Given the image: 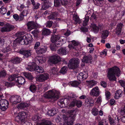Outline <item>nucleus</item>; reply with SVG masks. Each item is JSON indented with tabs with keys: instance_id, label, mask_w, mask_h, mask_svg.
Returning <instances> with one entry per match:
<instances>
[{
	"instance_id": "aec40b11",
	"label": "nucleus",
	"mask_w": 125,
	"mask_h": 125,
	"mask_svg": "<svg viewBox=\"0 0 125 125\" xmlns=\"http://www.w3.org/2000/svg\"><path fill=\"white\" fill-rule=\"evenodd\" d=\"M27 25L28 29L30 30L35 28L37 26V24L32 21L29 22L27 23Z\"/></svg>"
},
{
	"instance_id": "ea45409f",
	"label": "nucleus",
	"mask_w": 125,
	"mask_h": 125,
	"mask_svg": "<svg viewBox=\"0 0 125 125\" xmlns=\"http://www.w3.org/2000/svg\"><path fill=\"white\" fill-rule=\"evenodd\" d=\"M51 122L49 120H46L38 124L37 125H51Z\"/></svg>"
},
{
	"instance_id": "c9c22d12",
	"label": "nucleus",
	"mask_w": 125,
	"mask_h": 125,
	"mask_svg": "<svg viewBox=\"0 0 125 125\" xmlns=\"http://www.w3.org/2000/svg\"><path fill=\"white\" fill-rule=\"evenodd\" d=\"M109 34L108 31L107 30L103 31L102 33L101 37L103 39H105L108 37Z\"/></svg>"
},
{
	"instance_id": "79ce46f5",
	"label": "nucleus",
	"mask_w": 125,
	"mask_h": 125,
	"mask_svg": "<svg viewBox=\"0 0 125 125\" xmlns=\"http://www.w3.org/2000/svg\"><path fill=\"white\" fill-rule=\"evenodd\" d=\"M80 83L77 81H74L73 82H70L69 84L72 86L74 87L77 86Z\"/></svg>"
},
{
	"instance_id": "a211bd4d",
	"label": "nucleus",
	"mask_w": 125,
	"mask_h": 125,
	"mask_svg": "<svg viewBox=\"0 0 125 125\" xmlns=\"http://www.w3.org/2000/svg\"><path fill=\"white\" fill-rule=\"evenodd\" d=\"M123 24L121 23H118L116 28L115 30V31L116 34L117 35H120L122 31Z\"/></svg>"
},
{
	"instance_id": "2f4dec72",
	"label": "nucleus",
	"mask_w": 125,
	"mask_h": 125,
	"mask_svg": "<svg viewBox=\"0 0 125 125\" xmlns=\"http://www.w3.org/2000/svg\"><path fill=\"white\" fill-rule=\"evenodd\" d=\"M24 75L30 80H32L33 79L31 73L29 72H25L23 73Z\"/></svg>"
},
{
	"instance_id": "412c9836",
	"label": "nucleus",
	"mask_w": 125,
	"mask_h": 125,
	"mask_svg": "<svg viewBox=\"0 0 125 125\" xmlns=\"http://www.w3.org/2000/svg\"><path fill=\"white\" fill-rule=\"evenodd\" d=\"M88 77V75L84 71L80 73L77 76V78L80 80L82 81L86 79Z\"/></svg>"
},
{
	"instance_id": "7c9ffc66",
	"label": "nucleus",
	"mask_w": 125,
	"mask_h": 125,
	"mask_svg": "<svg viewBox=\"0 0 125 125\" xmlns=\"http://www.w3.org/2000/svg\"><path fill=\"white\" fill-rule=\"evenodd\" d=\"M92 58L91 56L90 55H85L84 56L82 60L83 62L86 63H88L90 62L92 60Z\"/></svg>"
},
{
	"instance_id": "0eeeda50",
	"label": "nucleus",
	"mask_w": 125,
	"mask_h": 125,
	"mask_svg": "<svg viewBox=\"0 0 125 125\" xmlns=\"http://www.w3.org/2000/svg\"><path fill=\"white\" fill-rule=\"evenodd\" d=\"M27 113L25 112H20L15 118L16 121L19 122L20 121L24 122L27 116Z\"/></svg>"
},
{
	"instance_id": "13d9d810",
	"label": "nucleus",
	"mask_w": 125,
	"mask_h": 125,
	"mask_svg": "<svg viewBox=\"0 0 125 125\" xmlns=\"http://www.w3.org/2000/svg\"><path fill=\"white\" fill-rule=\"evenodd\" d=\"M53 22L51 21H48L46 23V27L47 28H50L51 27L52 25Z\"/></svg>"
},
{
	"instance_id": "393cba45",
	"label": "nucleus",
	"mask_w": 125,
	"mask_h": 125,
	"mask_svg": "<svg viewBox=\"0 0 125 125\" xmlns=\"http://www.w3.org/2000/svg\"><path fill=\"white\" fill-rule=\"evenodd\" d=\"M29 104L27 103L23 102L19 104L17 107L18 109H23L25 108H26L29 106Z\"/></svg>"
},
{
	"instance_id": "473e14b6",
	"label": "nucleus",
	"mask_w": 125,
	"mask_h": 125,
	"mask_svg": "<svg viewBox=\"0 0 125 125\" xmlns=\"http://www.w3.org/2000/svg\"><path fill=\"white\" fill-rule=\"evenodd\" d=\"M35 67L31 63H29L28 64L26 67V69L29 71H34V68Z\"/></svg>"
},
{
	"instance_id": "69168bd1",
	"label": "nucleus",
	"mask_w": 125,
	"mask_h": 125,
	"mask_svg": "<svg viewBox=\"0 0 125 125\" xmlns=\"http://www.w3.org/2000/svg\"><path fill=\"white\" fill-rule=\"evenodd\" d=\"M7 11L6 9L3 8L1 9L0 11V12L1 14H4L6 13Z\"/></svg>"
},
{
	"instance_id": "09e8293b",
	"label": "nucleus",
	"mask_w": 125,
	"mask_h": 125,
	"mask_svg": "<svg viewBox=\"0 0 125 125\" xmlns=\"http://www.w3.org/2000/svg\"><path fill=\"white\" fill-rule=\"evenodd\" d=\"M49 7L48 4L46 2H44L42 5L41 10H46Z\"/></svg>"
},
{
	"instance_id": "7ed1b4c3",
	"label": "nucleus",
	"mask_w": 125,
	"mask_h": 125,
	"mask_svg": "<svg viewBox=\"0 0 125 125\" xmlns=\"http://www.w3.org/2000/svg\"><path fill=\"white\" fill-rule=\"evenodd\" d=\"M34 49L35 50L36 53L40 54L45 52L47 50V47L43 44L40 45V42H37L35 44Z\"/></svg>"
},
{
	"instance_id": "49530a36",
	"label": "nucleus",
	"mask_w": 125,
	"mask_h": 125,
	"mask_svg": "<svg viewBox=\"0 0 125 125\" xmlns=\"http://www.w3.org/2000/svg\"><path fill=\"white\" fill-rule=\"evenodd\" d=\"M73 19L77 23H80V21L79 18L77 15L74 14L73 15Z\"/></svg>"
},
{
	"instance_id": "bb28decb",
	"label": "nucleus",
	"mask_w": 125,
	"mask_h": 125,
	"mask_svg": "<svg viewBox=\"0 0 125 125\" xmlns=\"http://www.w3.org/2000/svg\"><path fill=\"white\" fill-rule=\"evenodd\" d=\"M94 103L93 99L92 98H86L85 100V105L87 106H92Z\"/></svg>"
},
{
	"instance_id": "4be33fe9",
	"label": "nucleus",
	"mask_w": 125,
	"mask_h": 125,
	"mask_svg": "<svg viewBox=\"0 0 125 125\" xmlns=\"http://www.w3.org/2000/svg\"><path fill=\"white\" fill-rule=\"evenodd\" d=\"M58 112V109L53 108L51 110H49L47 112V114L50 116H53Z\"/></svg>"
},
{
	"instance_id": "0e129e2a",
	"label": "nucleus",
	"mask_w": 125,
	"mask_h": 125,
	"mask_svg": "<svg viewBox=\"0 0 125 125\" xmlns=\"http://www.w3.org/2000/svg\"><path fill=\"white\" fill-rule=\"evenodd\" d=\"M110 93L108 91H106L105 92V95L106 98L107 99H108L110 98Z\"/></svg>"
},
{
	"instance_id": "f03ea898",
	"label": "nucleus",
	"mask_w": 125,
	"mask_h": 125,
	"mask_svg": "<svg viewBox=\"0 0 125 125\" xmlns=\"http://www.w3.org/2000/svg\"><path fill=\"white\" fill-rule=\"evenodd\" d=\"M120 74L119 69L117 67L115 66L109 69L107 77L110 81H115L116 79L115 75L119 76Z\"/></svg>"
},
{
	"instance_id": "2eb2a0df",
	"label": "nucleus",
	"mask_w": 125,
	"mask_h": 125,
	"mask_svg": "<svg viewBox=\"0 0 125 125\" xmlns=\"http://www.w3.org/2000/svg\"><path fill=\"white\" fill-rule=\"evenodd\" d=\"M31 51L30 50H26L21 49L19 51V53L20 54L23 55L25 57L27 58L31 55Z\"/></svg>"
},
{
	"instance_id": "4c0bfd02",
	"label": "nucleus",
	"mask_w": 125,
	"mask_h": 125,
	"mask_svg": "<svg viewBox=\"0 0 125 125\" xmlns=\"http://www.w3.org/2000/svg\"><path fill=\"white\" fill-rule=\"evenodd\" d=\"M54 5L56 7H59L62 5L61 0H54Z\"/></svg>"
},
{
	"instance_id": "37998d69",
	"label": "nucleus",
	"mask_w": 125,
	"mask_h": 125,
	"mask_svg": "<svg viewBox=\"0 0 125 125\" xmlns=\"http://www.w3.org/2000/svg\"><path fill=\"white\" fill-rule=\"evenodd\" d=\"M50 30L47 29H44L42 31V35H48L51 33Z\"/></svg>"
},
{
	"instance_id": "6e6552de",
	"label": "nucleus",
	"mask_w": 125,
	"mask_h": 125,
	"mask_svg": "<svg viewBox=\"0 0 125 125\" xmlns=\"http://www.w3.org/2000/svg\"><path fill=\"white\" fill-rule=\"evenodd\" d=\"M60 60V57L57 54H55L50 57L49 62L50 64H55L58 63Z\"/></svg>"
},
{
	"instance_id": "a18cd8bd",
	"label": "nucleus",
	"mask_w": 125,
	"mask_h": 125,
	"mask_svg": "<svg viewBox=\"0 0 125 125\" xmlns=\"http://www.w3.org/2000/svg\"><path fill=\"white\" fill-rule=\"evenodd\" d=\"M99 111L97 109L94 107L92 110V113L94 116H96L98 114Z\"/></svg>"
},
{
	"instance_id": "e2e57ef3",
	"label": "nucleus",
	"mask_w": 125,
	"mask_h": 125,
	"mask_svg": "<svg viewBox=\"0 0 125 125\" xmlns=\"http://www.w3.org/2000/svg\"><path fill=\"white\" fill-rule=\"evenodd\" d=\"M68 97L70 98V99L71 100H76V99L77 97L74 94H73L71 96H68Z\"/></svg>"
},
{
	"instance_id": "052dcab7",
	"label": "nucleus",
	"mask_w": 125,
	"mask_h": 125,
	"mask_svg": "<svg viewBox=\"0 0 125 125\" xmlns=\"http://www.w3.org/2000/svg\"><path fill=\"white\" fill-rule=\"evenodd\" d=\"M40 6V4L39 3H35L33 5V9H37L39 8Z\"/></svg>"
},
{
	"instance_id": "f257e3e1",
	"label": "nucleus",
	"mask_w": 125,
	"mask_h": 125,
	"mask_svg": "<svg viewBox=\"0 0 125 125\" xmlns=\"http://www.w3.org/2000/svg\"><path fill=\"white\" fill-rule=\"evenodd\" d=\"M75 111L74 110H70L69 111L70 115L69 116L63 115L62 118L63 123L64 125H72L74 121L75 115Z\"/></svg>"
},
{
	"instance_id": "6ab92c4d",
	"label": "nucleus",
	"mask_w": 125,
	"mask_h": 125,
	"mask_svg": "<svg viewBox=\"0 0 125 125\" xmlns=\"http://www.w3.org/2000/svg\"><path fill=\"white\" fill-rule=\"evenodd\" d=\"M61 38V36L59 35L53 34L51 35L50 39L51 42L54 43L57 41L59 40Z\"/></svg>"
},
{
	"instance_id": "8fccbe9b",
	"label": "nucleus",
	"mask_w": 125,
	"mask_h": 125,
	"mask_svg": "<svg viewBox=\"0 0 125 125\" xmlns=\"http://www.w3.org/2000/svg\"><path fill=\"white\" fill-rule=\"evenodd\" d=\"M17 77L15 75H12L9 76L8 78V80L9 81H11L14 80L15 81V79Z\"/></svg>"
},
{
	"instance_id": "de8ad7c7",
	"label": "nucleus",
	"mask_w": 125,
	"mask_h": 125,
	"mask_svg": "<svg viewBox=\"0 0 125 125\" xmlns=\"http://www.w3.org/2000/svg\"><path fill=\"white\" fill-rule=\"evenodd\" d=\"M32 119L33 121H35L36 122H38L41 120L40 117L37 115L33 116L32 117Z\"/></svg>"
},
{
	"instance_id": "c03bdc74",
	"label": "nucleus",
	"mask_w": 125,
	"mask_h": 125,
	"mask_svg": "<svg viewBox=\"0 0 125 125\" xmlns=\"http://www.w3.org/2000/svg\"><path fill=\"white\" fill-rule=\"evenodd\" d=\"M30 90L33 93L35 92L37 90V87L33 84L31 85L29 87Z\"/></svg>"
},
{
	"instance_id": "9b49d317",
	"label": "nucleus",
	"mask_w": 125,
	"mask_h": 125,
	"mask_svg": "<svg viewBox=\"0 0 125 125\" xmlns=\"http://www.w3.org/2000/svg\"><path fill=\"white\" fill-rule=\"evenodd\" d=\"M10 102L13 104H16L20 103L21 101V97L18 95H13L10 99Z\"/></svg>"
},
{
	"instance_id": "72a5a7b5",
	"label": "nucleus",
	"mask_w": 125,
	"mask_h": 125,
	"mask_svg": "<svg viewBox=\"0 0 125 125\" xmlns=\"http://www.w3.org/2000/svg\"><path fill=\"white\" fill-rule=\"evenodd\" d=\"M123 92L122 90H117L115 93V98L116 99H118L119 97H120L122 95Z\"/></svg>"
},
{
	"instance_id": "1a4fd4ad",
	"label": "nucleus",
	"mask_w": 125,
	"mask_h": 125,
	"mask_svg": "<svg viewBox=\"0 0 125 125\" xmlns=\"http://www.w3.org/2000/svg\"><path fill=\"white\" fill-rule=\"evenodd\" d=\"M84 19L83 24V26L81 28V31L84 33L87 32L88 31V28L86 27V26L87 25L89 17L88 16H85Z\"/></svg>"
},
{
	"instance_id": "cd10ccee",
	"label": "nucleus",
	"mask_w": 125,
	"mask_h": 125,
	"mask_svg": "<svg viewBox=\"0 0 125 125\" xmlns=\"http://www.w3.org/2000/svg\"><path fill=\"white\" fill-rule=\"evenodd\" d=\"M70 100L68 96L67 98L61 99L59 103L61 104H64V105H67L69 103Z\"/></svg>"
},
{
	"instance_id": "5701e85b",
	"label": "nucleus",
	"mask_w": 125,
	"mask_h": 125,
	"mask_svg": "<svg viewBox=\"0 0 125 125\" xmlns=\"http://www.w3.org/2000/svg\"><path fill=\"white\" fill-rule=\"evenodd\" d=\"M90 27L93 31L94 33H97L99 31V27L97 26L94 23H92L91 24Z\"/></svg>"
},
{
	"instance_id": "a19ab883",
	"label": "nucleus",
	"mask_w": 125,
	"mask_h": 125,
	"mask_svg": "<svg viewBox=\"0 0 125 125\" xmlns=\"http://www.w3.org/2000/svg\"><path fill=\"white\" fill-rule=\"evenodd\" d=\"M67 70L68 68L67 66H65L61 69L59 72L61 74H64L66 73Z\"/></svg>"
},
{
	"instance_id": "f8f14e48",
	"label": "nucleus",
	"mask_w": 125,
	"mask_h": 125,
	"mask_svg": "<svg viewBox=\"0 0 125 125\" xmlns=\"http://www.w3.org/2000/svg\"><path fill=\"white\" fill-rule=\"evenodd\" d=\"M113 116V118H115L114 120L111 117L110 115H109L108 119L109 123L111 125H115L117 123H118L120 119H118V117L115 114Z\"/></svg>"
},
{
	"instance_id": "5fc2aeb1",
	"label": "nucleus",
	"mask_w": 125,
	"mask_h": 125,
	"mask_svg": "<svg viewBox=\"0 0 125 125\" xmlns=\"http://www.w3.org/2000/svg\"><path fill=\"white\" fill-rule=\"evenodd\" d=\"M11 49L9 46H8L3 50V52L4 53L8 52L10 51Z\"/></svg>"
},
{
	"instance_id": "9d476101",
	"label": "nucleus",
	"mask_w": 125,
	"mask_h": 125,
	"mask_svg": "<svg viewBox=\"0 0 125 125\" xmlns=\"http://www.w3.org/2000/svg\"><path fill=\"white\" fill-rule=\"evenodd\" d=\"M9 103L6 99H3L0 100V107L2 111H5L8 107Z\"/></svg>"
},
{
	"instance_id": "39448f33",
	"label": "nucleus",
	"mask_w": 125,
	"mask_h": 125,
	"mask_svg": "<svg viewBox=\"0 0 125 125\" xmlns=\"http://www.w3.org/2000/svg\"><path fill=\"white\" fill-rule=\"evenodd\" d=\"M23 38L22 37L20 38L17 39L18 40L19 39L20 40L19 43L21 44H28L32 41V36L29 34H26L24 36Z\"/></svg>"
},
{
	"instance_id": "b1692460",
	"label": "nucleus",
	"mask_w": 125,
	"mask_h": 125,
	"mask_svg": "<svg viewBox=\"0 0 125 125\" xmlns=\"http://www.w3.org/2000/svg\"><path fill=\"white\" fill-rule=\"evenodd\" d=\"M15 81L19 84L22 85L24 84L25 80L24 78L22 76L17 77L16 78Z\"/></svg>"
},
{
	"instance_id": "6e6d98bb",
	"label": "nucleus",
	"mask_w": 125,
	"mask_h": 125,
	"mask_svg": "<svg viewBox=\"0 0 125 125\" xmlns=\"http://www.w3.org/2000/svg\"><path fill=\"white\" fill-rule=\"evenodd\" d=\"M72 100V101L69 105V107L71 108L74 107L76 105V100Z\"/></svg>"
},
{
	"instance_id": "58836bf2",
	"label": "nucleus",
	"mask_w": 125,
	"mask_h": 125,
	"mask_svg": "<svg viewBox=\"0 0 125 125\" xmlns=\"http://www.w3.org/2000/svg\"><path fill=\"white\" fill-rule=\"evenodd\" d=\"M89 84L88 85L89 88H92L93 86L97 84V82L94 81H88Z\"/></svg>"
},
{
	"instance_id": "20e7f679",
	"label": "nucleus",
	"mask_w": 125,
	"mask_h": 125,
	"mask_svg": "<svg viewBox=\"0 0 125 125\" xmlns=\"http://www.w3.org/2000/svg\"><path fill=\"white\" fill-rule=\"evenodd\" d=\"M60 94V93L58 91L50 90L46 93L44 97L46 98L57 99L59 98Z\"/></svg>"
},
{
	"instance_id": "dca6fc26",
	"label": "nucleus",
	"mask_w": 125,
	"mask_h": 125,
	"mask_svg": "<svg viewBox=\"0 0 125 125\" xmlns=\"http://www.w3.org/2000/svg\"><path fill=\"white\" fill-rule=\"evenodd\" d=\"M90 94L93 96H97L100 94V90L97 86L93 88L90 93Z\"/></svg>"
},
{
	"instance_id": "e433bc0d",
	"label": "nucleus",
	"mask_w": 125,
	"mask_h": 125,
	"mask_svg": "<svg viewBox=\"0 0 125 125\" xmlns=\"http://www.w3.org/2000/svg\"><path fill=\"white\" fill-rule=\"evenodd\" d=\"M64 39H60L58 41L56 42L55 43V46L57 47H60L61 46L62 44V42H63Z\"/></svg>"
},
{
	"instance_id": "603ef678",
	"label": "nucleus",
	"mask_w": 125,
	"mask_h": 125,
	"mask_svg": "<svg viewBox=\"0 0 125 125\" xmlns=\"http://www.w3.org/2000/svg\"><path fill=\"white\" fill-rule=\"evenodd\" d=\"M83 104L82 102L80 100H76V105L78 107H81Z\"/></svg>"
},
{
	"instance_id": "774afa93",
	"label": "nucleus",
	"mask_w": 125,
	"mask_h": 125,
	"mask_svg": "<svg viewBox=\"0 0 125 125\" xmlns=\"http://www.w3.org/2000/svg\"><path fill=\"white\" fill-rule=\"evenodd\" d=\"M119 82L120 83L121 86L124 87L125 85V82L122 80H120Z\"/></svg>"
},
{
	"instance_id": "338daca9",
	"label": "nucleus",
	"mask_w": 125,
	"mask_h": 125,
	"mask_svg": "<svg viewBox=\"0 0 125 125\" xmlns=\"http://www.w3.org/2000/svg\"><path fill=\"white\" fill-rule=\"evenodd\" d=\"M21 13L24 16H26L28 14V11L26 10H24Z\"/></svg>"
},
{
	"instance_id": "c756f323",
	"label": "nucleus",
	"mask_w": 125,
	"mask_h": 125,
	"mask_svg": "<svg viewBox=\"0 0 125 125\" xmlns=\"http://www.w3.org/2000/svg\"><path fill=\"white\" fill-rule=\"evenodd\" d=\"M22 59L19 57H16L12 59L10 62L14 64H16L20 63Z\"/></svg>"
},
{
	"instance_id": "4468645a",
	"label": "nucleus",
	"mask_w": 125,
	"mask_h": 125,
	"mask_svg": "<svg viewBox=\"0 0 125 125\" xmlns=\"http://www.w3.org/2000/svg\"><path fill=\"white\" fill-rule=\"evenodd\" d=\"M49 75L47 73L39 75L36 78V80L40 82L44 81L48 78Z\"/></svg>"
},
{
	"instance_id": "f704fd0d",
	"label": "nucleus",
	"mask_w": 125,
	"mask_h": 125,
	"mask_svg": "<svg viewBox=\"0 0 125 125\" xmlns=\"http://www.w3.org/2000/svg\"><path fill=\"white\" fill-rule=\"evenodd\" d=\"M57 15V13L56 12H54L52 13L49 16L47 17L48 20H54Z\"/></svg>"
},
{
	"instance_id": "864d4df0",
	"label": "nucleus",
	"mask_w": 125,
	"mask_h": 125,
	"mask_svg": "<svg viewBox=\"0 0 125 125\" xmlns=\"http://www.w3.org/2000/svg\"><path fill=\"white\" fill-rule=\"evenodd\" d=\"M50 72L52 73L53 75H56L57 74L58 72L57 69L55 67H53L51 69Z\"/></svg>"
},
{
	"instance_id": "f3484780",
	"label": "nucleus",
	"mask_w": 125,
	"mask_h": 125,
	"mask_svg": "<svg viewBox=\"0 0 125 125\" xmlns=\"http://www.w3.org/2000/svg\"><path fill=\"white\" fill-rule=\"evenodd\" d=\"M72 43L68 45V48L71 49H74L77 50V47L80 45V43L78 41L73 40L71 42Z\"/></svg>"
},
{
	"instance_id": "680f3d73",
	"label": "nucleus",
	"mask_w": 125,
	"mask_h": 125,
	"mask_svg": "<svg viewBox=\"0 0 125 125\" xmlns=\"http://www.w3.org/2000/svg\"><path fill=\"white\" fill-rule=\"evenodd\" d=\"M6 75V73L5 71H3L0 72V77H4Z\"/></svg>"
},
{
	"instance_id": "ddd939ff",
	"label": "nucleus",
	"mask_w": 125,
	"mask_h": 125,
	"mask_svg": "<svg viewBox=\"0 0 125 125\" xmlns=\"http://www.w3.org/2000/svg\"><path fill=\"white\" fill-rule=\"evenodd\" d=\"M14 28V27L13 25L7 24L1 28V31L2 32H9L13 30Z\"/></svg>"
},
{
	"instance_id": "3c124183",
	"label": "nucleus",
	"mask_w": 125,
	"mask_h": 125,
	"mask_svg": "<svg viewBox=\"0 0 125 125\" xmlns=\"http://www.w3.org/2000/svg\"><path fill=\"white\" fill-rule=\"evenodd\" d=\"M23 34V33L21 31L18 32L16 34V36L17 37H19L18 38H17V40L19 42L20 41V40L19 39L18 40L17 39L21 37H22V38H23L22 37V36H21V37H20V36L21 35H22Z\"/></svg>"
},
{
	"instance_id": "a878e982",
	"label": "nucleus",
	"mask_w": 125,
	"mask_h": 125,
	"mask_svg": "<svg viewBox=\"0 0 125 125\" xmlns=\"http://www.w3.org/2000/svg\"><path fill=\"white\" fill-rule=\"evenodd\" d=\"M68 50L65 47L61 48L57 50V52L58 54L61 55L66 54L67 53Z\"/></svg>"
},
{
	"instance_id": "4d7b16f0",
	"label": "nucleus",
	"mask_w": 125,
	"mask_h": 125,
	"mask_svg": "<svg viewBox=\"0 0 125 125\" xmlns=\"http://www.w3.org/2000/svg\"><path fill=\"white\" fill-rule=\"evenodd\" d=\"M39 33V31L37 29H35L31 32V33L35 37L37 36Z\"/></svg>"
},
{
	"instance_id": "bf43d9fd",
	"label": "nucleus",
	"mask_w": 125,
	"mask_h": 125,
	"mask_svg": "<svg viewBox=\"0 0 125 125\" xmlns=\"http://www.w3.org/2000/svg\"><path fill=\"white\" fill-rule=\"evenodd\" d=\"M36 61L37 63H40L42 62V59L40 56H37L36 58Z\"/></svg>"
},
{
	"instance_id": "423d86ee",
	"label": "nucleus",
	"mask_w": 125,
	"mask_h": 125,
	"mask_svg": "<svg viewBox=\"0 0 125 125\" xmlns=\"http://www.w3.org/2000/svg\"><path fill=\"white\" fill-rule=\"evenodd\" d=\"M80 62V60L78 58H73L70 61L68 67L70 69H74L78 66Z\"/></svg>"
},
{
	"instance_id": "c85d7f7f",
	"label": "nucleus",
	"mask_w": 125,
	"mask_h": 125,
	"mask_svg": "<svg viewBox=\"0 0 125 125\" xmlns=\"http://www.w3.org/2000/svg\"><path fill=\"white\" fill-rule=\"evenodd\" d=\"M34 71L37 74L42 73L44 71L43 68L39 66L35 67L34 68Z\"/></svg>"
}]
</instances>
